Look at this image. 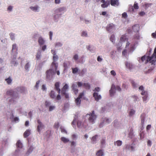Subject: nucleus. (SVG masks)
<instances>
[{"label": "nucleus", "mask_w": 156, "mask_h": 156, "mask_svg": "<svg viewBox=\"0 0 156 156\" xmlns=\"http://www.w3.org/2000/svg\"><path fill=\"white\" fill-rule=\"evenodd\" d=\"M6 95L9 96L12 99H16L19 98L18 93L16 90H9L7 91Z\"/></svg>", "instance_id": "f257e3e1"}, {"label": "nucleus", "mask_w": 156, "mask_h": 156, "mask_svg": "<svg viewBox=\"0 0 156 156\" xmlns=\"http://www.w3.org/2000/svg\"><path fill=\"white\" fill-rule=\"evenodd\" d=\"M56 73L55 70H52L51 69H49L47 70L46 72V78L48 80H51L53 78V75Z\"/></svg>", "instance_id": "f03ea898"}, {"label": "nucleus", "mask_w": 156, "mask_h": 156, "mask_svg": "<svg viewBox=\"0 0 156 156\" xmlns=\"http://www.w3.org/2000/svg\"><path fill=\"white\" fill-rule=\"evenodd\" d=\"M89 115L90 117L88 120L90 122L93 124L94 122V121L97 118V116L95 115L94 111H92V113H90L89 114H87V115Z\"/></svg>", "instance_id": "7ed1b4c3"}, {"label": "nucleus", "mask_w": 156, "mask_h": 156, "mask_svg": "<svg viewBox=\"0 0 156 156\" xmlns=\"http://www.w3.org/2000/svg\"><path fill=\"white\" fill-rule=\"evenodd\" d=\"M149 62L152 64H154L156 62V55H152L151 56H147V60L145 62V63H147Z\"/></svg>", "instance_id": "20e7f679"}, {"label": "nucleus", "mask_w": 156, "mask_h": 156, "mask_svg": "<svg viewBox=\"0 0 156 156\" xmlns=\"http://www.w3.org/2000/svg\"><path fill=\"white\" fill-rule=\"evenodd\" d=\"M77 84L79 87H81L82 86L84 87L86 89L89 90L90 88V86L88 83H83L81 82H78Z\"/></svg>", "instance_id": "39448f33"}, {"label": "nucleus", "mask_w": 156, "mask_h": 156, "mask_svg": "<svg viewBox=\"0 0 156 156\" xmlns=\"http://www.w3.org/2000/svg\"><path fill=\"white\" fill-rule=\"evenodd\" d=\"M38 124L37 127V130L39 133L41 132V130L44 129V125L39 119L37 120Z\"/></svg>", "instance_id": "423d86ee"}, {"label": "nucleus", "mask_w": 156, "mask_h": 156, "mask_svg": "<svg viewBox=\"0 0 156 156\" xmlns=\"http://www.w3.org/2000/svg\"><path fill=\"white\" fill-rule=\"evenodd\" d=\"M115 25L112 23H110L106 27V30L109 32H112L113 30H115Z\"/></svg>", "instance_id": "0eeeda50"}, {"label": "nucleus", "mask_w": 156, "mask_h": 156, "mask_svg": "<svg viewBox=\"0 0 156 156\" xmlns=\"http://www.w3.org/2000/svg\"><path fill=\"white\" fill-rule=\"evenodd\" d=\"M58 67V63L56 62H52L51 63V68L50 69H51L52 70H55L56 72Z\"/></svg>", "instance_id": "6e6552de"}, {"label": "nucleus", "mask_w": 156, "mask_h": 156, "mask_svg": "<svg viewBox=\"0 0 156 156\" xmlns=\"http://www.w3.org/2000/svg\"><path fill=\"white\" fill-rule=\"evenodd\" d=\"M115 86L114 84H112L111 89L109 90V93L110 94L111 96H112L115 93Z\"/></svg>", "instance_id": "1a4fd4ad"}, {"label": "nucleus", "mask_w": 156, "mask_h": 156, "mask_svg": "<svg viewBox=\"0 0 156 156\" xmlns=\"http://www.w3.org/2000/svg\"><path fill=\"white\" fill-rule=\"evenodd\" d=\"M60 83L59 82H56L55 84V89L57 91L58 93L59 94L60 92V89L59 88Z\"/></svg>", "instance_id": "9d476101"}, {"label": "nucleus", "mask_w": 156, "mask_h": 156, "mask_svg": "<svg viewBox=\"0 0 156 156\" xmlns=\"http://www.w3.org/2000/svg\"><path fill=\"white\" fill-rule=\"evenodd\" d=\"M93 96L94 97L95 100L98 101L101 98V96L99 95L98 93L94 92L93 94Z\"/></svg>", "instance_id": "9b49d317"}, {"label": "nucleus", "mask_w": 156, "mask_h": 156, "mask_svg": "<svg viewBox=\"0 0 156 156\" xmlns=\"http://www.w3.org/2000/svg\"><path fill=\"white\" fill-rule=\"evenodd\" d=\"M85 122H83V123L80 121H78L77 122V126L79 128H81L83 126V127H84L85 128L86 127V126L85 125Z\"/></svg>", "instance_id": "f8f14e48"}, {"label": "nucleus", "mask_w": 156, "mask_h": 156, "mask_svg": "<svg viewBox=\"0 0 156 156\" xmlns=\"http://www.w3.org/2000/svg\"><path fill=\"white\" fill-rule=\"evenodd\" d=\"M110 4L112 6H118L119 5V0H111Z\"/></svg>", "instance_id": "ddd939ff"}, {"label": "nucleus", "mask_w": 156, "mask_h": 156, "mask_svg": "<svg viewBox=\"0 0 156 156\" xmlns=\"http://www.w3.org/2000/svg\"><path fill=\"white\" fill-rule=\"evenodd\" d=\"M145 116V114L143 113L141 114L140 116L141 121V125L142 126H143L144 125Z\"/></svg>", "instance_id": "4468645a"}, {"label": "nucleus", "mask_w": 156, "mask_h": 156, "mask_svg": "<svg viewBox=\"0 0 156 156\" xmlns=\"http://www.w3.org/2000/svg\"><path fill=\"white\" fill-rule=\"evenodd\" d=\"M72 90L75 94H77L78 92V90L77 88V86L76 85L73 83L72 86Z\"/></svg>", "instance_id": "2eb2a0df"}, {"label": "nucleus", "mask_w": 156, "mask_h": 156, "mask_svg": "<svg viewBox=\"0 0 156 156\" xmlns=\"http://www.w3.org/2000/svg\"><path fill=\"white\" fill-rule=\"evenodd\" d=\"M126 67L129 70L132 69L133 67V65L131 63L128 62H126L125 63Z\"/></svg>", "instance_id": "dca6fc26"}, {"label": "nucleus", "mask_w": 156, "mask_h": 156, "mask_svg": "<svg viewBox=\"0 0 156 156\" xmlns=\"http://www.w3.org/2000/svg\"><path fill=\"white\" fill-rule=\"evenodd\" d=\"M65 10V7H62L56 9L55 11V13H58L59 12L63 11Z\"/></svg>", "instance_id": "f3484780"}, {"label": "nucleus", "mask_w": 156, "mask_h": 156, "mask_svg": "<svg viewBox=\"0 0 156 156\" xmlns=\"http://www.w3.org/2000/svg\"><path fill=\"white\" fill-rule=\"evenodd\" d=\"M38 42L40 45L43 44L45 42V41L42 37H40L38 39Z\"/></svg>", "instance_id": "a211bd4d"}, {"label": "nucleus", "mask_w": 156, "mask_h": 156, "mask_svg": "<svg viewBox=\"0 0 156 156\" xmlns=\"http://www.w3.org/2000/svg\"><path fill=\"white\" fill-rule=\"evenodd\" d=\"M139 89L140 90L142 91V92L141 93V94L142 95H145L147 93V92L145 91L144 90V87L142 86H140Z\"/></svg>", "instance_id": "6ab92c4d"}, {"label": "nucleus", "mask_w": 156, "mask_h": 156, "mask_svg": "<svg viewBox=\"0 0 156 156\" xmlns=\"http://www.w3.org/2000/svg\"><path fill=\"white\" fill-rule=\"evenodd\" d=\"M30 131L29 129H27L24 133L23 136L24 137L26 138L30 135Z\"/></svg>", "instance_id": "aec40b11"}, {"label": "nucleus", "mask_w": 156, "mask_h": 156, "mask_svg": "<svg viewBox=\"0 0 156 156\" xmlns=\"http://www.w3.org/2000/svg\"><path fill=\"white\" fill-rule=\"evenodd\" d=\"M103 3L101 5V6L103 8H106L110 5L109 2L108 1H106Z\"/></svg>", "instance_id": "412c9836"}, {"label": "nucleus", "mask_w": 156, "mask_h": 156, "mask_svg": "<svg viewBox=\"0 0 156 156\" xmlns=\"http://www.w3.org/2000/svg\"><path fill=\"white\" fill-rule=\"evenodd\" d=\"M97 156H103L104 153L102 150H100L98 151L96 153Z\"/></svg>", "instance_id": "4be33fe9"}, {"label": "nucleus", "mask_w": 156, "mask_h": 156, "mask_svg": "<svg viewBox=\"0 0 156 156\" xmlns=\"http://www.w3.org/2000/svg\"><path fill=\"white\" fill-rule=\"evenodd\" d=\"M122 142L120 140H118L117 141L114 142L115 145H117V146H121L122 144Z\"/></svg>", "instance_id": "5701e85b"}, {"label": "nucleus", "mask_w": 156, "mask_h": 156, "mask_svg": "<svg viewBox=\"0 0 156 156\" xmlns=\"http://www.w3.org/2000/svg\"><path fill=\"white\" fill-rule=\"evenodd\" d=\"M16 90L18 92H19L20 93H22L25 91V89L24 87H18L17 88Z\"/></svg>", "instance_id": "b1692460"}, {"label": "nucleus", "mask_w": 156, "mask_h": 156, "mask_svg": "<svg viewBox=\"0 0 156 156\" xmlns=\"http://www.w3.org/2000/svg\"><path fill=\"white\" fill-rule=\"evenodd\" d=\"M128 38L126 37L125 35H122L120 39V41L122 42H124L126 41H127Z\"/></svg>", "instance_id": "393cba45"}, {"label": "nucleus", "mask_w": 156, "mask_h": 156, "mask_svg": "<svg viewBox=\"0 0 156 156\" xmlns=\"http://www.w3.org/2000/svg\"><path fill=\"white\" fill-rule=\"evenodd\" d=\"M50 97L52 98H55L56 96L55 94V92L53 90H51L49 94Z\"/></svg>", "instance_id": "a878e982"}, {"label": "nucleus", "mask_w": 156, "mask_h": 156, "mask_svg": "<svg viewBox=\"0 0 156 156\" xmlns=\"http://www.w3.org/2000/svg\"><path fill=\"white\" fill-rule=\"evenodd\" d=\"M5 80L6 82V83L8 84H10L12 81V79L11 77L10 76H9L8 78L5 79Z\"/></svg>", "instance_id": "bb28decb"}, {"label": "nucleus", "mask_w": 156, "mask_h": 156, "mask_svg": "<svg viewBox=\"0 0 156 156\" xmlns=\"http://www.w3.org/2000/svg\"><path fill=\"white\" fill-rule=\"evenodd\" d=\"M81 100L80 98H77L75 99V102L76 104L77 105L79 106L81 104Z\"/></svg>", "instance_id": "cd10ccee"}, {"label": "nucleus", "mask_w": 156, "mask_h": 156, "mask_svg": "<svg viewBox=\"0 0 156 156\" xmlns=\"http://www.w3.org/2000/svg\"><path fill=\"white\" fill-rule=\"evenodd\" d=\"M61 140L64 143H66L69 141V139L64 137H62L61 138Z\"/></svg>", "instance_id": "c85d7f7f"}, {"label": "nucleus", "mask_w": 156, "mask_h": 156, "mask_svg": "<svg viewBox=\"0 0 156 156\" xmlns=\"http://www.w3.org/2000/svg\"><path fill=\"white\" fill-rule=\"evenodd\" d=\"M133 129H130L129 132V136L131 138H133Z\"/></svg>", "instance_id": "c756f323"}, {"label": "nucleus", "mask_w": 156, "mask_h": 156, "mask_svg": "<svg viewBox=\"0 0 156 156\" xmlns=\"http://www.w3.org/2000/svg\"><path fill=\"white\" fill-rule=\"evenodd\" d=\"M16 146L17 147L22 148V144L20 140H18L16 143Z\"/></svg>", "instance_id": "7c9ffc66"}, {"label": "nucleus", "mask_w": 156, "mask_h": 156, "mask_svg": "<svg viewBox=\"0 0 156 156\" xmlns=\"http://www.w3.org/2000/svg\"><path fill=\"white\" fill-rule=\"evenodd\" d=\"M130 147L131 151H133L134 150V147L133 146H130L129 145H126V148L127 149H129Z\"/></svg>", "instance_id": "2f4dec72"}, {"label": "nucleus", "mask_w": 156, "mask_h": 156, "mask_svg": "<svg viewBox=\"0 0 156 156\" xmlns=\"http://www.w3.org/2000/svg\"><path fill=\"white\" fill-rule=\"evenodd\" d=\"M133 30L134 31H136L138 30V27L137 25H135L132 27Z\"/></svg>", "instance_id": "473e14b6"}, {"label": "nucleus", "mask_w": 156, "mask_h": 156, "mask_svg": "<svg viewBox=\"0 0 156 156\" xmlns=\"http://www.w3.org/2000/svg\"><path fill=\"white\" fill-rule=\"evenodd\" d=\"M60 129L61 132L62 133H65L66 134H67V131L64 129V128L62 126H61L60 128Z\"/></svg>", "instance_id": "72a5a7b5"}, {"label": "nucleus", "mask_w": 156, "mask_h": 156, "mask_svg": "<svg viewBox=\"0 0 156 156\" xmlns=\"http://www.w3.org/2000/svg\"><path fill=\"white\" fill-rule=\"evenodd\" d=\"M110 39L112 42L114 43L115 41V36L114 35H112L110 37Z\"/></svg>", "instance_id": "f704fd0d"}, {"label": "nucleus", "mask_w": 156, "mask_h": 156, "mask_svg": "<svg viewBox=\"0 0 156 156\" xmlns=\"http://www.w3.org/2000/svg\"><path fill=\"white\" fill-rule=\"evenodd\" d=\"M86 71L87 69H83L82 70H81V71L80 73H79V74H80V75L83 76L85 74V73L86 72Z\"/></svg>", "instance_id": "c9c22d12"}, {"label": "nucleus", "mask_w": 156, "mask_h": 156, "mask_svg": "<svg viewBox=\"0 0 156 156\" xmlns=\"http://www.w3.org/2000/svg\"><path fill=\"white\" fill-rule=\"evenodd\" d=\"M135 111L133 109H131L129 112V115L130 116H132L135 113Z\"/></svg>", "instance_id": "e433bc0d"}, {"label": "nucleus", "mask_w": 156, "mask_h": 156, "mask_svg": "<svg viewBox=\"0 0 156 156\" xmlns=\"http://www.w3.org/2000/svg\"><path fill=\"white\" fill-rule=\"evenodd\" d=\"M15 34H13V33H11L9 34V35L10 36V37L11 39L12 40H14L15 39Z\"/></svg>", "instance_id": "4c0bfd02"}, {"label": "nucleus", "mask_w": 156, "mask_h": 156, "mask_svg": "<svg viewBox=\"0 0 156 156\" xmlns=\"http://www.w3.org/2000/svg\"><path fill=\"white\" fill-rule=\"evenodd\" d=\"M56 14L54 15V20H56L57 19H58L61 15V14H58L57 13H56Z\"/></svg>", "instance_id": "58836bf2"}, {"label": "nucleus", "mask_w": 156, "mask_h": 156, "mask_svg": "<svg viewBox=\"0 0 156 156\" xmlns=\"http://www.w3.org/2000/svg\"><path fill=\"white\" fill-rule=\"evenodd\" d=\"M73 73L74 74L76 73L78 71V69L76 67L74 68H72Z\"/></svg>", "instance_id": "ea45409f"}, {"label": "nucleus", "mask_w": 156, "mask_h": 156, "mask_svg": "<svg viewBox=\"0 0 156 156\" xmlns=\"http://www.w3.org/2000/svg\"><path fill=\"white\" fill-rule=\"evenodd\" d=\"M58 56L56 55L53 56V62H56L58 59Z\"/></svg>", "instance_id": "a19ab883"}, {"label": "nucleus", "mask_w": 156, "mask_h": 156, "mask_svg": "<svg viewBox=\"0 0 156 156\" xmlns=\"http://www.w3.org/2000/svg\"><path fill=\"white\" fill-rule=\"evenodd\" d=\"M40 81L38 80L36 82V85L34 86V87L37 90L38 89L39 87V85L40 83Z\"/></svg>", "instance_id": "79ce46f5"}, {"label": "nucleus", "mask_w": 156, "mask_h": 156, "mask_svg": "<svg viewBox=\"0 0 156 156\" xmlns=\"http://www.w3.org/2000/svg\"><path fill=\"white\" fill-rule=\"evenodd\" d=\"M98 135H95L94 136H93L91 139V140L93 142H95L96 141V139L97 138Z\"/></svg>", "instance_id": "37998d69"}, {"label": "nucleus", "mask_w": 156, "mask_h": 156, "mask_svg": "<svg viewBox=\"0 0 156 156\" xmlns=\"http://www.w3.org/2000/svg\"><path fill=\"white\" fill-rule=\"evenodd\" d=\"M38 7L37 6L32 7L31 6L30 7V8L33 11H36L38 9Z\"/></svg>", "instance_id": "c03bdc74"}, {"label": "nucleus", "mask_w": 156, "mask_h": 156, "mask_svg": "<svg viewBox=\"0 0 156 156\" xmlns=\"http://www.w3.org/2000/svg\"><path fill=\"white\" fill-rule=\"evenodd\" d=\"M14 50H16V51L17 50V48L16 44L12 45V51H13Z\"/></svg>", "instance_id": "a18cd8bd"}, {"label": "nucleus", "mask_w": 156, "mask_h": 156, "mask_svg": "<svg viewBox=\"0 0 156 156\" xmlns=\"http://www.w3.org/2000/svg\"><path fill=\"white\" fill-rule=\"evenodd\" d=\"M41 56V53L40 52L37 53L36 55V58L37 60L40 59Z\"/></svg>", "instance_id": "49530a36"}, {"label": "nucleus", "mask_w": 156, "mask_h": 156, "mask_svg": "<svg viewBox=\"0 0 156 156\" xmlns=\"http://www.w3.org/2000/svg\"><path fill=\"white\" fill-rule=\"evenodd\" d=\"M30 65L29 62L27 63L25 66V68L26 70H28L29 68L30 67Z\"/></svg>", "instance_id": "de8ad7c7"}, {"label": "nucleus", "mask_w": 156, "mask_h": 156, "mask_svg": "<svg viewBox=\"0 0 156 156\" xmlns=\"http://www.w3.org/2000/svg\"><path fill=\"white\" fill-rule=\"evenodd\" d=\"M144 95H145V96L143 97V101H145L147 100V98L148 97V94L147 92V93L146 94H145Z\"/></svg>", "instance_id": "09e8293b"}, {"label": "nucleus", "mask_w": 156, "mask_h": 156, "mask_svg": "<svg viewBox=\"0 0 156 156\" xmlns=\"http://www.w3.org/2000/svg\"><path fill=\"white\" fill-rule=\"evenodd\" d=\"M76 122V117H74L73 122H72V125L73 126L75 125Z\"/></svg>", "instance_id": "8fccbe9b"}, {"label": "nucleus", "mask_w": 156, "mask_h": 156, "mask_svg": "<svg viewBox=\"0 0 156 156\" xmlns=\"http://www.w3.org/2000/svg\"><path fill=\"white\" fill-rule=\"evenodd\" d=\"M132 97L134 99V101H137L138 100H139V98H138V97H137V96H135V95L133 96Z\"/></svg>", "instance_id": "3c124183"}, {"label": "nucleus", "mask_w": 156, "mask_h": 156, "mask_svg": "<svg viewBox=\"0 0 156 156\" xmlns=\"http://www.w3.org/2000/svg\"><path fill=\"white\" fill-rule=\"evenodd\" d=\"M33 149L34 148L32 146L30 147L28 150V152L29 153H31L32 151L33 150Z\"/></svg>", "instance_id": "603ef678"}, {"label": "nucleus", "mask_w": 156, "mask_h": 156, "mask_svg": "<svg viewBox=\"0 0 156 156\" xmlns=\"http://www.w3.org/2000/svg\"><path fill=\"white\" fill-rule=\"evenodd\" d=\"M55 108V107L54 106H49V111H51L52 110H53Z\"/></svg>", "instance_id": "864d4df0"}, {"label": "nucleus", "mask_w": 156, "mask_h": 156, "mask_svg": "<svg viewBox=\"0 0 156 156\" xmlns=\"http://www.w3.org/2000/svg\"><path fill=\"white\" fill-rule=\"evenodd\" d=\"M63 66L64 68V70H66L68 68V66L67 63L64 62L63 63Z\"/></svg>", "instance_id": "5fc2aeb1"}, {"label": "nucleus", "mask_w": 156, "mask_h": 156, "mask_svg": "<svg viewBox=\"0 0 156 156\" xmlns=\"http://www.w3.org/2000/svg\"><path fill=\"white\" fill-rule=\"evenodd\" d=\"M141 60L142 62H144L145 60V62L147 60V57L145 56H142L141 58Z\"/></svg>", "instance_id": "6e6d98bb"}, {"label": "nucleus", "mask_w": 156, "mask_h": 156, "mask_svg": "<svg viewBox=\"0 0 156 156\" xmlns=\"http://www.w3.org/2000/svg\"><path fill=\"white\" fill-rule=\"evenodd\" d=\"M50 104L51 103H50V102L48 101H46L45 102V104L46 107L49 106L50 105Z\"/></svg>", "instance_id": "4d7b16f0"}, {"label": "nucleus", "mask_w": 156, "mask_h": 156, "mask_svg": "<svg viewBox=\"0 0 156 156\" xmlns=\"http://www.w3.org/2000/svg\"><path fill=\"white\" fill-rule=\"evenodd\" d=\"M147 146L149 147H151L152 145L151 141L150 140H148L147 141Z\"/></svg>", "instance_id": "13d9d810"}, {"label": "nucleus", "mask_w": 156, "mask_h": 156, "mask_svg": "<svg viewBox=\"0 0 156 156\" xmlns=\"http://www.w3.org/2000/svg\"><path fill=\"white\" fill-rule=\"evenodd\" d=\"M66 90L62 88L61 90V93L63 95V94L66 93Z\"/></svg>", "instance_id": "bf43d9fd"}, {"label": "nucleus", "mask_w": 156, "mask_h": 156, "mask_svg": "<svg viewBox=\"0 0 156 156\" xmlns=\"http://www.w3.org/2000/svg\"><path fill=\"white\" fill-rule=\"evenodd\" d=\"M133 7L135 9H138L139 8V7L138 5V4L137 3H134V5H133Z\"/></svg>", "instance_id": "052dcab7"}, {"label": "nucleus", "mask_w": 156, "mask_h": 156, "mask_svg": "<svg viewBox=\"0 0 156 156\" xmlns=\"http://www.w3.org/2000/svg\"><path fill=\"white\" fill-rule=\"evenodd\" d=\"M87 33H86V32L85 31H83L82 33V34H81V36H83V37H86L87 36Z\"/></svg>", "instance_id": "680f3d73"}, {"label": "nucleus", "mask_w": 156, "mask_h": 156, "mask_svg": "<svg viewBox=\"0 0 156 156\" xmlns=\"http://www.w3.org/2000/svg\"><path fill=\"white\" fill-rule=\"evenodd\" d=\"M59 126V123L58 122L55 123L54 125V127L56 128H58Z\"/></svg>", "instance_id": "e2e57ef3"}, {"label": "nucleus", "mask_w": 156, "mask_h": 156, "mask_svg": "<svg viewBox=\"0 0 156 156\" xmlns=\"http://www.w3.org/2000/svg\"><path fill=\"white\" fill-rule=\"evenodd\" d=\"M105 143V139L103 138L101 141V143L102 145L104 144Z\"/></svg>", "instance_id": "0e129e2a"}, {"label": "nucleus", "mask_w": 156, "mask_h": 156, "mask_svg": "<svg viewBox=\"0 0 156 156\" xmlns=\"http://www.w3.org/2000/svg\"><path fill=\"white\" fill-rule=\"evenodd\" d=\"M72 138L73 140H74L77 138V136L75 134H73L72 135Z\"/></svg>", "instance_id": "69168bd1"}, {"label": "nucleus", "mask_w": 156, "mask_h": 156, "mask_svg": "<svg viewBox=\"0 0 156 156\" xmlns=\"http://www.w3.org/2000/svg\"><path fill=\"white\" fill-rule=\"evenodd\" d=\"M73 59L75 60H77L78 58V55H77V54H76V55H75L74 56H73Z\"/></svg>", "instance_id": "338daca9"}, {"label": "nucleus", "mask_w": 156, "mask_h": 156, "mask_svg": "<svg viewBox=\"0 0 156 156\" xmlns=\"http://www.w3.org/2000/svg\"><path fill=\"white\" fill-rule=\"evenodd\" d=\"M151 36L153 38H156V30L155 33H153L152 34Z\"/></svg>", "instance_id": "774afa93"}]
</instances>
